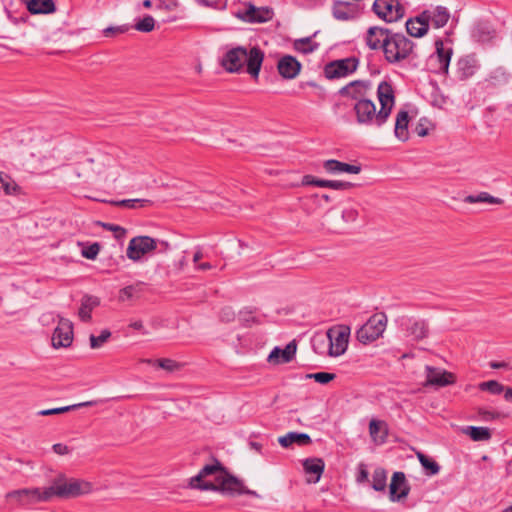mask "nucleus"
I'll use <instances>...</instances> for the list:
<instances>
[{
	"mask_svg": "<svg viewBox=\"0 0 512 512\" xmlns=\"http://www.w3.org/2000/svg\"><path fill=\"white\" fill-rule=\"evenodd\" d=\"M426 122V120L420 119L415 127V132L420 137L428 135V128L426 126Z\"/></svg>",
	"mask_w": 512,
	"mask_h": 512,
	"instance_id": "obj_56",
	"label": "nucleus"
},
{
	"mask_svg": "<svg viewBox=\"0 0 512 512\" xmlns=\"http://www.w3.org/2000/svg\"><path fill=\"white\" fill-rule=\"evenodd\" d=\"M415 43L405 35L391 32L385 42L384 57L390 64H397L414 55Z\"/></svg>",
	"mask_w": 512,
	"mask_h": 512,
	"instance_id": "obj_5",
	"label": "nucleus"
},
{
	"mask_svg": "<svg viewBox=\"0 0 512 512\" xmlns=\"http://www.w3.org/2000/svg\"><path fill=\"white\" fill-rule=\"evenodd\" d=\"M359 65L356 57H347L327 63L324 67L325 77L333 80L349 76L354 73Z\"/></svg>",
	"mask_w": 512,
	"mask_h": 512,
	"instance_id": "obj_12",
	"label": "nucleus"
},
{
	"mask_svg": "<svg viewBox=\"0 0 512 512\" xmlns=\"http://www.w3.org/2000/svg\"><path fill=\"white\" fill-rule=\"evenodd\" d=\"M297 344L295 341L288 343L284 349L275 347L268 356V361L271 363H288L295 357Z\"/></svg>",
	"mask_w": 512,
	"mask_h": 512,
	"instance_id": "obj_23",
	"label": "nucleus"
},
{
	"mask_svg": "<svg viewBox=\"0 0 512 512\" xmlns=\"http://www.w3.org/2000/svg\"><path fill=\"white\" fill-rule=\"evenodd\" d=\"M416 452L421 465L425 468L429 475H435L439 472L440 467L432 458L418 450H416Z\"/></svg>",
	"mask_w": 512,
	"mask_h": 512,
	"instance_id": "obj_38",
	"label": "nucleus"
},
{
	"mask_svg": "<svg viewBox=\"0 0 512 512\" xmlns=\"http://www.w3.org/2000/svg\"><path fill=\"white\" fill-rule=\"evenodd\" d=\"M142 362L147 363V364H155L158 367H160L166 371H169V372H173L180 368L179 363H177L175 360H172L169 358H162V359H158L156 361H153L151 359H144V360H142Z\"/></svg>",
	"mask_w": 512,
	"mask_h": 512,
	"instance_id": "obj_39",
	"label": "nucleus"
},
{
	"mask_svg": "<svg viewBox=\"0 0 512 512\" xmlns=\"http://www.w3.org/2000/svg\"><path fill=\"white\" fill-rule=\"evenodd\" d=\"M141 292V283L126 286L119 291V300L124 302L133 298H138L140 297Z\"/></svg>",
	"mask_w": 512,
	"mask_h": 512,
	"instance_id": "obj_37",
	"label": "nucleus"
},
{
	"mask_svg": "<svg viewBox=\"0 0 512 512\" xmlns=\"http://www.w3.org/2000/svg\"><path fill=\"white\" fill-rule=\"evenodd\" d=\"M7 500H12L17 506H29L39 502H48L47 488L41 491L39 488H24L10 491L6 494Z\"/></svg>",
	"mask_w": 512,
	"mask_h": 512,
	"instance_id": "obj_8",
	"label": "nucleus"
},
{
	"mask_svg": "<svg viewBox=\"0 0 512 512\" xmlns=\"http://www.w3.org/2000/svg\"><path fill=\"white\" fill-rule=\"evenodd\" d=\"M479 389L488 391L493 395L501 394L504 391V386L496 380H489L479 384Z\"/></svg>",
	"mask_w": 512,
	"mask_h": 512,
	"instance_id": "obj_44",
	"label": "nucleus"
},
{
	"mask_svg": "<svg viewBox=\"0 0 512 512\" xmlns=\"http://www.w3.org/2000/svg\"><path fill=\"white\" fill-rule=\"evenodd\" d=\"M338 93L355 103H360L371 98L373 85L370 80H354L343 86Z\"/></svg>",
	"mask_w": 512,
	"mask_h": 512,
	"instance_id": "obj_10",
	"label": "nucleus"
},
{
	"mask_svg": "<svg viewBox=\"0 0 512 512\" xmlns=\"http://www.w3.org/2000/svg\"><path fill=\"white\" fill-rule=\"evenodd\" d=\"M421 14L422 19L425 20L428 25L431 23L435 28L444 27L450 19V12L446 7L443 6H436L430 9H426L421 12Z\"/></svg>",
	"mask_w": 512,
	"mask_h": 512,
	"instance_id": "obj_18",
	"label": "nucleus"
},
{
	"mask_svg": "<svg viewBox=\"0 0 512 512\" xmlns=\"http://www.w3.org/2000/svg\"><path fill=\"white\" fill-rule=\"evenodd\" d=\"M323 168L326 170L327 173L330 174H358L361 171V166L359 165H352L334 159L324 161Z\"/></svg>",
	"mask_w": 512,
	"mask_h": 512,
	"instance_id": "obj_26",
	"label": "nucleus"
},
{
	"mask_svg": "<svg viewBox=\"0 0 512 512\" xmlns=\"http://www.w3.org/2000/svg\"><path fill=\"white\" fill-rule=\"evenodd\" d=\"M368 470L366 468V465L361 463L358 466V475H357V482L362 483L368 480Z\"/></svg>",
	"mask_w": 512,
	"mask_h": 512,
	"instance_id": "obj_55",
	"label": "nucleus"
},
{
	"mask_svg": "<svg viewBox=\"0 0 512 512\" xmlns=\"http://www.w3.org/2000/svg\"><path fill=\"white\" fill-rule=\"evenodd\" d=\"M463 432L474 441L487 440L490 438V430L486 427L468 426L463 429Z\"/></svg>",
	"mask_w": 512,
	"mask_h": 512,
	"instance_id": "obj_36",
	"label": "nucleus"
},
{
	"mask_svg": "<svg viewBox=\"0 0 512 512\" xmlns=\"http://www.w3.org/2000/svg\"><path fill=\"white\" fill-rule=\"evenodd\" d=\"M435 57L439 63L438 70L443 73L448 72L451 56H452V48L444 45L442 39H437L435 41Z\"/></svg>",
	"mask_w": 512,
	"mask_h": 512,
	"instance_id": "obj_25",
	"label": "nucleus"
},
{
	"mask_svg": "<svg viewBox=\"0 0 512 512\" xmlns=\"http://www.w3.org/2000/svg\"><path fill=\"white\" fill-rule=\"evenodd\" d=\"M49 501L52 497L60 499H72L93 492V483L80 478L67 477L65 474H59L52 481L51 486L47 488Z\"/></svg>",
	"mask_w": 512,
	"mask_h": 512,
	"instance_id": "obj_4",
	"label": "nucleus"
},
{
	"mask_svg": "<svg viewBox=\"0 0 512 512\" xmlns=\"http://www.w3.org/2000/svg\"><path fill=\"white\" fill-rule=\"evenodd\" d=\"M373 11L386 22H396L405 14V10L398 0H375Z\"/></svg>",
	"mask_w": 512,
	"mask_h": 512,
	"instance_id": "obj_13",
	"label": "nucleus"
},
{
	"mask_svg": "<svg viewBox=\"0 0 512 512\" xmlns=\"http://www.w3.org/2000/svg\"><path fill=\"white\" fill-rule=\"evenodd\" d=\"M489 365L493 369H500V368H507L508 367V363H506V362H497V361H492V362H490Z\"/></svg>",
	"mask_w": 512,
	"mask_h": 512,
	"instance_id": "obj_60",
	"label": "nucleus"
},
{
	"mask_svg": "<svg viewBox=\"0 0 512 512\" xmlns=\"http://www.w3.org/2000/svg\"><path fill=\"white\" fill-rule=\"evenodd\" d=\"M143 6L145 8H150L152 6V1L151 0H144L143 1Z\"/></svg>",
	"mask_w": 512,
	"mask_h": 512,
	"instance_id": "obj_64",
	"label": "nucleus"
},
{
	"mask_svg": "<svg viewBox=\"0 0 512 512\" xmlns=\"http://www.w3.org/2000/svg\"><path fill=\"white\" fill-rule=\"evenodd\" d=\"M391 32L388 29L377 26L370 27L366 34L367 46L372 50L379 48L384 50L385 42L389 39Z\"/></svg>",
	"mask_w": 512,
	"mask_h": 512,
	"instance_id": "obj_20",
	"label": "nucleus"
},
{
	"mask_svg": "<svg viewBox=\"0 0 512 512\" xmlns=\"http://www.w3.org/2000/svg\"><path fill=\"white\" fill-rule=\"evenodd\" d=\"M273 10L268 7H256L247 4L237 12V17L249 23H264L272 19Z\"/></svg>",
	"mask_w": 512,
	"mask_h": 512,
	"instance_id": "obj_15",
	"label": "nucleus"
},
{
	"mask_svg": "<svg viewBox=\"0 0 512 512\" xmlns=\"http://www.w3.org/2000/svg\"><path fill=\"white\" fill-rule=\"evenodd\" d=\"M409 120V114L405 110H400L396 115L394 134L395 137L402 142L409 139Z\"/></svg>",
	"mask_w": 512,
	"mask_h": 512,
	"instance_id": "obj_27",
	"label": "nucleus"
},
{
	"mask_svg": "<svg viewBox=\"0 0 512 512\" xmlns=\"http://www.w3.org/2000/svg\"><path fill=\"white\" fill-rule=\"evenodd\" d=\"M428 29L429 26L427 22L422 19L421 13L406 22L407 33L412 37H422L428 32Z\"/></svg>",
	"mask_w": 512,
	"mask_h": 512,
	"instance_id": "obj_30",
	"label": "nucleus"
},
{
	"mask_svg": "<svg viewBox=\"0 0 512 512\" xmlns=\"http://www.w3.org/2000/svg\"><path fill=\"white\" fill-rule=\"evenodd\" d=\"M426 381L424 386L445 387L455 382L453 373L427 365L425 367Z\"/></svg>",
	"mask_w": 512,
	"mask_h": 512,
	"instance_id": "obj_16",
	"label": "nucleus"
},
{
	"mask_svg": "<svg viewBox=\"0 0 512 512\" xmlns=\"http://www.w3.org/2000/svg\"><path fill=\"white\" fill-rule=\"evenodd\" d=\"M277 441L283 447H288L293 444L298 446H309L312 444V440L308 434L298 432H289L284 436H280Z\"/></svg>",
	"mask_w": 512,
	"mask_h": 512,
	"instance_id": "obj_28",
	"label": "nucleus"
},
{
	"mask_svg": "<svg viewBox=\"0 0 512 512\" xmlns=\"http://www.w3.org/2000/svg\"><path fill=\"white\" fill-rule=\"evenodd\" d=\"M376 93L380 104L378 111L371 98L360 103H354L353 112L358 125L381 128L388 121L395 106L393 86L388 81H382L378 84Z\"/></svg>",
	"mask_w": 512,
	"mask_h": 512,
	"instance_id": "obj_2",
	"label": "nucleus"
},
{
	"mask_svg": "<svg viewBox=\"0 0 512 512\" xmlns=\"http://www.w3.org/2000/svg\"><path fill=\"white\" fill-rule=\"evenodd\" d=\"M203 255L201 250H197L193 255V262L198 263L202 259Z\"/></svg>",
	"mask_w": 512,
	"mask_h": 512,
	"instance_id": "obj_62",
	"label": "nucleus"
},
{
	"mask_svg": "<svg viewBox=\"0 0 512 512\" xmlns=\"http://www.w3.org/2000/svg\"><path fill=\"white\" fill-rule=\"evenodd\" d=\"M189 487L201 491H216L229 496H257L255 491L248 489L240 479L231 475L218 460L206 464L196 476L191 477Z\"/></svg>",
	"mask_w": 512,
	"mask_h": 512,
	"instance_id": "obj_1",
	"label": "nucleus"
},
{
	"mask_svg": "<svg viewBox=\"0 0 512 512\" xmlns=\"http://www.w3.org/2000/svg\"><path fill=\"white\" fill-rule=\"evenodd\" d=\"M100 301L97 297L91 295H85L81 300V306L79 308V317L82 321L88 322L91 320L92 310L99 305Z\"/></svg>",
	"mask_w": 512,
	"mask_h": 512,
	"instance_id": "obj_32",
	"label": "nucleus"
},
{
	"mask_svg": "<svg viewBox=\"0 0 512 512\" xmlns=\"http://www.w3.org/2000/svg\"><path fill=\"white\" fill-rule=\"evenodd\" d=\"M73 340V327L69 320L61 319L52 336V344L55 348L68 347Z\"/></svg>",
	"mask_w": 512,
	"mask_h": 512,
	"instance_id": "obj_17",
	"label": "nucleus"
},
{
	"mask_svg": "<svg viewBox=\"0 0 512 512\" xmlns=\"http://www.w3.org/2000/svg\"><path fill=\"white\" fill-rule=\"evenodd\" d=\"M387 317L384 314H374L356 332L357 339L367 344L378 339L386 329Z\"/></svg>",
	"mask_w": 512,
	"mask_h": 512,
	"instance_id": "obj_7",
	"label": "nucleus"
},
{
	"mask_svg": "<svg viewBox=\"0 0 512 512\" xmlns=\"http://www.w3.org/2000/svg\"><path fill=\"white\" fill-rule=\"evenodd\" d=\"M255 308L245 307L239 312V321L246 326H250L256 322V318L253 316Z\"/></svg>",
	"mask_w": 512,
	"mask_h": 512,
	"instance_id": "obj_49",
	"label": "nucleus"
},
{
	"mask_svg": "<svg viewBox=\"0 0 512 512\" xmlns=\"http://www.w3.org/2000/svg\"><path fill=\"white\" fill-rule=\"evenodd\" d=\"M326 335L328 338L329 356L337 357L345 353L350 336V328L348 326L330 328Z\"/></svg>",
	"mask_w": 512,
	"mask_h": 512,
	"instance_id": "obj_9",
	"label": "nucleus"
},
{
	"mask_svg": "<svg viewBox=\"0 0 512 512\" xmlns=\"http://www.w3.org/2000/svg\"><path fill=\"white\" fill-rule=\"evenodd\" d=\"M399 325L405 336L414 341H421L429 336V323L425 319L403 316L399 319Z\"/></svg>",
	"mask_w": 512,
	"mask_h": 512,
	"instance_id": "obj_11",
	"label": "nucleus"
},
{
	"mask_svg": "<svg viewBox=\"0 0 512 512\" xmlns=\"http://www.w3.org/2000/svg\"><path fill=\"white\" fill-rule=\"evenodd\" d=\"M504 398H505V400L512 402V388L506 389Z\"/></svg>",
	"mask_w": 512,
	"mask_h": 512,
	"instance_id": "obj_63",
	"label": "nucleus"
},
{
	"mask_svg": "<svg viewBox=\"0 0 512 512\" xmlns=\"http://www.w3.org/2000/svg\"><path fill=\"white\" fill-rule=\"evenodd\" d=\"M103 227L109 231H112L115 233V237L117 239H120L122 237L125 236L126 234V230L119 226V225H115V224H110V223H107V224H103Z\"/></svg>",
	"mask_w": 512,
	"mask_h": 512,
	"instance_id": "obj_54",
	"label": "nucleus"
},
{
	"mask_svg": "<svg viewBox=\"0 0 512 512\" xmlns=\"http://www.w3.org/2000/svg\"><path fill=\"white\" fill-rule=\"evenodd\" d=\"M90 404H91V402H85V403H79V404H74V405H69V406H64V407H59V408L45 409V410L39 411L37 414L40 416H50V415L62 414V413L74 410L78 407H82V406H86V405H90Z\"/></svg>",
	"mask_w": 512,
	"mask_h": 512,
	"instance_id": "obj_41",
	"label": "nucleus"
},
{
	"mask_svg": "<svg viewBox=\"0 0 512 512\" xmlns=\"http://www.w3.org/2000/svg\"><path fill=\"white\" fill-rule=\"evenodd\" d=\"M465 203L473 204V203H488L494 205L503 204V199L494 197L487 192H480L477 195H468L464 198Z\"/></svg>",
	"mask_w": 512,
	"mask_h": 512,
	"instance_id": "obj_34",
	"label": "nucleus"
},
{
	"mask_svg": "<svg viewBox=\"0 0 512 512\" xmlns=\"http://www.w3.org/2000/svg\"><path fill=\"white\" fill-rule=\"evenodd\" d=\"M311 342H312L313 350L320 355H323L325 353V349L328 348L327 335L316 334L312 338Z\"/></svg>",
	"mask_w": 512,
	"mask_h": 512,
	"instance_id": "obj_43",
	"label": "nucleus"
},
{
	"mask_svg": "<svg viewBox=\"0 0 512 512\" xmlns=\"http://www.w3.org/2000/svg\"><path fill=\"white\" fill-rule=\"evenodd\" d=\"M27 8L32 14H46L55 11V4L52 0H29Z\"/></svg>",
	"mask_w": 512,
	"mask_h": 512,
	"instance_id": "obj_33",
	"label": "nucleus"
},
{
	"mask_svg": "<svg viewBox=\"0 0 512 512\" xmlns=\"http://www.w3.org/2000/svg\"><path fill=\"white\" fill-rule=\"evenodd\" d=\"M318 187L331 188L334 190H347L353 187V184L345 181L322 180L317 183Z\"/></svg>",
	"mask_w": 512,
	"mask_h": 512,
	"instance_id": "obj_42",
	"label": "nucleus"
},
{
	"mask_svg": "<svg viewBox=\"0 0 512 512\" xmlns=\"http://www.w3.org/2000/svg\"><path fill=\"white\" fill-rule=\"evenodd\" d=\"M111 336V332L107 329L103 330L99 336L90 335V347L92 349L100 348Z\"/></svg>",
	"mask_w": 512,
	"mask_h": 512,
	"instance_id": "obj_46",
	"label": "nucleus"
},
{
	"mask_svg": "<svg viewBox=\"0 0 512 512\" xmlns=\"http://www.w3.org/2000/svg\"><path fill=\"white\" fill-rule=\"evenodd\" d=\"M480 65L475 55H466L457 62V75L460 80H466L472 77L479 69Z\"/></svg>",
	"mask_w": 512,
	"mask_h": 512,
	"instance_id": "obj_21",
	"label": "nucleus"
},
{
	"mask_svg": "<svg viewBox=\"0 0 512 512\" xmlns=\"http://www.w3.org/2000/svg\"><path fill=\"white\" fill-rule=\"evenodd\" d=\"M211 268H212V265L210 263H208V262L200 263L196 267V269H198V270H208V269H211Z\"/></svg>",
	"mask_w": 512,
	"mask_h": 512,
	"instance_id": "obj_61",
	"label": "nucleus"
},
{
	"mask_svg": "<svg viewBox=\"0 0 512 512\" xmlns=\"http://www.w3.org/2000/svg\"><path fill=\"white\" fill-rule=\"evenodd\" d=\"M369 433L376 445H382L388 434V425L385 421L372 419L369 423Z\"/></svg>",
	"mask_w": 512,
	"mask_h": 512,
	"instance_id": "obj_29",
	"label": "nucleus"
},
{
	"mask_svg": "<svg viewBox=\"0 0 512 512\" xmlns=\"http://www.w3.org/2000/svg\"><path fill=\"white\" fill-rule=\"evenodd\" d=\"M236 317L234 310L231 307H224L220 312V319L223 322H232Z\"/></svg>",
	"mask_w": 512,
	"mask_h": 512,
	"instance_id": "obj_53",
	"label": "nucleus"
},
{
	"mask_svg": "<svg viewBox=\"0 0 512 512\" xmlns=\"http://www.w3.org/2000/svg\"><path fill=\"white\" fill-rule=\"evenodd\" d=\"M100 249H101L100 244L95 242L89 246L84 247L82 249L81 254L86 259L94 260L98 256Z\"/></svg>",
	"mask_w": 512,
	"mask_h": 512,
	"instance_id": "obj_50",
	"label": "nucleus"
},
{
	"mask_svg": "<svg viewBox=\"0 0 512 512\" xmlns=\"http://www.w3.org/2000/svg\"><path fill=\"white\" fill-rule=\"evenodd\" d=\"M318 46L319 45L317 43L312 42L310 37L298 39L294 43L295 49L304 54L312 53L318 48Z\"/></svg>",
	"mask_w": 512,
	"mask_h": 512,
	"instance_id": "obj_40",
	"label": "nucleus"
},
{
	"mask_svg": "<svg viewBox=\"0 0 512 512\" xmlns=\"http://www.w3.org/2000/svg\"><path fill=\"white\" fill-rule=\"evenodd\" d=\"M129 28V25L110 26L103 30V35L105 37H114L118 34L126 33Z\"/></svg>",
	"mask_w": 512,
	"mask_h": 512,
	"instance_id": "obj_52",
	"label": "nucleus"
},
{
	"mask_svg": "<svg viewBox=\"0 0 512 512\" xmlns=\"http://www.w3.org/2000/svg\"><path fill=\"white\" fill-rule=\"evenodd\" d=\"M371 486L375 491L383 492L387 487V471L377 467L372 474Z\"/></svg>",
	"mask_w": 512,
	"mask_h": 512,
	"instance_id": "obj_35",
	"label": "nucleus"
},
{
	"mask_svg": "<svg viewBox=\"0 0 512 512\" xmlns=\"http://www.w3.org/2000/svg\"><path fill=\"white\" fill-rule=\"evenodd\" d=\"M335 377H336L335 374L328 373V372H317V373H311V374L305 375L306 379H314L316 382H318L320 384H327L330 381L334 380Z\"/></svg>",
	"mask_w": 512,
	"mask_h": 512,
	"instance_id": "obj_48",
	"label": "nucleus"
},
{
	"mask_svg": "<svg viewBox=\"0 0 512 512\" xmlns=\"http://www.w3.org/2000/svg\"><path fill=\"white\" fill-rule=\"evenodd\" d=\"M264 59V53L258 47H252L250 50L238 46L228 50L221 60L222 67L230 73L242 71L244 65H247V72L257 78Z\"/></svg>",
	"mask_w": 512,
	"mask_h": 512,
	"instance_id": "obj_3",
	"label": "nucleus"
},
{
	"mask_svg": "<svg viewBox=\"0 0 512 512\" xmlns=\"http://www.w3.org/2000/svg\"><path fill=\"white\" fill-rule=\"evenodd\" d=\"M304 473L308 483L319 482L325 468V463L321 458H306L302 461Z\"/></svg>",
	"mask_w": 512,
	"mask_h": 512,
	"instance_id": "obj_19",
	"label": "nucleus"
},
{
	"mask_svg": "<svg viewBox=\"0 0 512 512\" xmlns=\"http://www.w3.org/2000/svg\"><path fill=\"white\" fill-rule=\"evenodd\" d=\"M277 68L283 78L293 79L299 74L301 64L295 57L286 55L278 61Z\"/></svg>",
	"mask_w": 512,
	"mask_h": 512,
	"instance_id": "obj_22",
	"label": "nucleus"
},
{
	"mask_svg": "<svg viewBox=\"0 0 512 512\" xmlns=\"http://www.w3.org/2000/svg\"><path fill=\"white\" fill-rule=\"evenodd\" d=\"M495 35V29L490 23L485 21L477 22L471 30V36L473 40L480 43L490 42L495 37Z\"/></svg>",
	"mask_w": 512,
	"mask_h": 512,
	"instance_id": "obj_24",
	"label": "nucleus"
},
{
	"mask_svg": "<svg viewBox=\"0 0 512 512\" xmlns=\"http://www.w3.org/2000/svg\"><path fill=\"white\" fill-rule=\"evenodd\" d=\"M410 490L411 487L405 473L401 471L394 472L389 484V500L391 502H401L408 497Z\"/></svg>",
	"mask_w": 512,
	"mask_h": 512,
	"instance_id": "obj_14",
	"label": "nucleus"
},
{
	"mask_svg": "<svg viewBox=\"0 0 512 512\" xmlns=\"http://www.w3.org/2000/svg\"><path fill=\"white\" fill-rule=\"evenodd\" d=\"M151 204V201L148 199H124L116 202V205L124 206L130 209H137L146 207Z\"/></svg>",
	"mask_w": 512,
	"mask_h": 512,
	"instance_id": "obj_45",
	"label": "nucleus"
},
{
	"mask_svg": "<svg viewBox=\"0 0 512 512\" xmlns=\"http://www.w3.org/2000/svg\"><path fill=\"white\" fill-rule=\"evenodd\" d=\"M129 327H131L135 330H143L144 329V325L141 320L131 321L129 324Z\"/></svg>",
	"mask_w": 512,
	"mask_h": 512,
	"instance_id": "obj_59",
	"label": "nucleus"
},
{
	"mask_svg": "<svg viewBox=\"0 0 512 512\" xmlns=\"http://www.w3.org/2000/svg\"><path fill=\"white\" fill-rule=\"evenodd\" d=\"M155 27V20L152 16L146 15L135 24V29L140 32H151Z\"/></svg>",
	"mask_w": 512,
	"mask_h": 512,
	"instance_id": "obj_47",
	"label": "nucleus"
},
{
	"mask_svg": "<svg viewBox=\"0 0 512 512\" xmlns=\"http://www.w3.org/2000/svg\"><path fill=\"white\" fill-rule=\"evenodd\" d=\"M1 188L6 195H16L20 189L17 183L9 176H6V180L2 184Z\"/></svg>",
	"mask_w": 512,
	"mask_h": 512,
	"instance_id": "obj_51",
	"label": "nucleus"
},
{
	"mask_svg": "<svg viewBox=\"0 0 512 512\" xmlns=\"http://www.w3.org/2000/svg\"><path fill=\"white\" fill-rule=\"evenodd\" d=\"M321 179H317L311 175H305L303 177V180H302V184L303 185H314V186H318V182H320Z\"/></svg>",
	"mask_w": 512,
	"mask_h": 512,
	"instance_id": "obj_57",
	"label": "nucleus"
},
{
	"mask_svg": "<svg viewBox=\"0 0 512 512\" xmlns=\"http://www.w3.org/2000/svg\"><path fill=\"white\" fill-rule=\"evenodd\" d=\"M356 12V6L348 2H335L333 5V16L338 20H350L355 17Z\"/></svg>",
	"mask_w": 512,
	"mask_h": 512,
	"instance_id": "obj_31",
	"label": "nucleus"
},
{
	"mask_svg": "<svg viewBox=\"0 0 512 512\" xmlns=\"http://www.w3.org/2000/svg\"><path fill=\"white\" fill-rule=\"evenodd\" d=\"M158 244L164 246L163 250H167L169 245L165 242H160L150 236H136L133 237L128 244L126 255L127 257L137 262L142 259L146 254L156 250L158 248Z\"/></svg>",
	"mask_w": 512,
	"mask_h": 512,
	"instance_id": "obj_6",
	"label": "nucleus"
},
{
	"mask_svg": "<svg viewBox=\"0 0 512 512\" xmlns=\"http://www.w3.org/2000/svg\"><path fill=\"white\" fill-rule=\"evenodd\" d=\"M342 217L346 220L354 221L357 217V212L353 209L343 211Z\"/></svg>",
	"mask_w": 512,
	"mask_h": 512,
	"instance_id": "obj_58",
	"label": "nucleus"
}]
</instances>
